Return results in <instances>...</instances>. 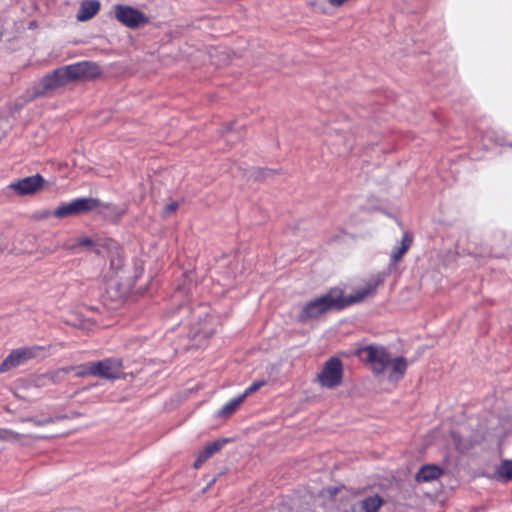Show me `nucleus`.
I'll return each instance as SVG.
<instances>
[{
	"mask_svg": "<svg viewBox=\"0 0 512 512\" xmlns=\"http://www.w3.org/2000/svg\"><path fill=\"white\" fill-rule=\"evenodd\" d=\"M333 309H343V304L341 303V290L339 289H331L328 293L305 304L298 316V319L300 321H307L309 319L317 318Z\"/></svg>",
	"mask_w": 512,
	"mask_h": 512,
	"instance_id": "obj_1",
	"label": "nucleus"
},
{
	"mask_svg": "<svg viewBox=\"0 0 512 512\" xmlns=\"http://www.w3.org/2000/svg\"><path fill=\"white\" fill-rule=\"evenodd\" d=\"M99 0H85L81 3L77 13V20L84 22L93 18L100 10Z\"/></svg>",
	"mask_w": 512,
	"mask_h": 512,
	"instance_id": "obj_13",
	"label": "nucleus"
},
{
	"mask_svg": "<svg viewBox=\"0 0 512 512\" xmlns=\"http://www.w3.org/2000/svg\"><path fill=\"white\" fill-rule=\"evenodd\" d=\"M383 503V499L375 494L355 502L346 512H378Z\"/></svg>",
	"mask_w": 512,
	"mask_h": 512,
	"instance_id": "obj_12",
	"label": "nucleus"
},
{
	"mask_svg": "<svg viewBox=\"0 0 512 512\" xmlns=\"http://www.w3.org/2000/svg\"><path fill=\"white\" fill-rule=\"evenodd\" d=\"M78 245L80 246H86V247H92L93 241L89 237H83L78 240Z\"/></svg>",
	"mask_w": 512,
	"mask_h": 512,
	"instance_id": "obj_26",
	"label": "nucleus"
},
{
	"mask_svg": "<svg viewBox=\"0 0 512 512\" xmlns=\"http://www.w3.org/2000/svg\"><path fill=\"white\" fill-rule=\"evenodd\" d=\"M358 356L369 364L374 375H382L391 362L389 351L379 345H368L358 350Z\"/></svg>",
	"mask_w": 512,
	"mask_h": 512,
	"instance_id": "obj_3",
	"label": "nucleus"
},
{
	"mask_svg": "<svg viewBox=\"0 0 512 512\" xmlns=\"http://www.w3.org/2000/svg\"><path fill=\"white\" fill-rule=\"evenodd\" d=\"M412 244V238L409 236L408 233H405L403 235V238H402V242H401V246L400 247H404V246H407V250L410 248Z\"/></svg>",
	"mask_w": 512,
	"mask_h": 512,
	"instance_id": "obj_25",
	"label": "nucleus"
},
{
	"mask_svg": "<svg viewBox=\"0 0 512 512\" xmlns=\"http://www.w3.org/2000/svg\"><path fill=\"white\" fill-rule=\"evenodd\" d=\"M23 436L24 435L19 434L17 432L9 430V429H0V442H2V441L17 442ZM1 450H2V443H0V451Z\"/></svg>",
	"mask_w": 512,
	"mask_h": 512,
	"instance_id": "obj_19",
	"label": "nucleus"
},
{
	"mask_svg": "<svg viewBox=\"0 0 512 512\" xmlns=\"http://www.w3.org/2000/svg\"><path fill=\"white\" fill-rule=\"evenodd\" d=\"M377 287L378 281H369L364 286L355 289L349 296L343 297L341 295V303L343 304V308L364 300L366 297L373 294Z\"/></svg>",
	"mask_w": 512,
	"mask_h": 512,
	"instance_id": "obj_11",
	"label": "nucleus"
},
{
	"mask_svg": "<svg viewBox=\"0 0 512 512\" xmlns=\"http://www.w3.org/2000/svg\"><path fill=\"white\" fill-rule=\"evenodd\" d=\"M245 395H238L232 399H230L219 411L218 415L221 417H228L232 415L240 406V404L245 400Z\"/></svg>",
	"mask_w": 512,
	"mask_h": 512,
	"instance_id": "obj_16",
	"label": "nucleus"
},
{
	"mask_svg": "<svg viewBox=\"0 0 512 512\" xmlns=\"http://www.w3.org/2000/svg\"><path fill=\"white\" fill-rule=\"evenodd\" d=\"M232 131V126L227 127V133Z\"/></svg>",
	"mask_w": 512,
	"mask_h": 512,
	"instance_id": "obj_28",
	"label": "nucleus"
},
{
	"mask_svg": "<svg viewBox=\"0 0 512 512\" xmlns=\"http://www.w3.org/2000/svg\"><path fill=\"white\" fill-rule=\"evenodd\" d=\"M69 82L80 79H93L101 74L100 67L90 61H81L63 66Z\"/></svg>",
	"mask_w": 512,
	"mask_h": 512,
	"instance_id": "obj_8",
	"label": "nucleus"
},
{
	"mask_svg": "<svg viewBox=\"0 0 512 512\" xmlns=\"http://www.w3.org/2000/svg\"><path fill=\"white\" fill-rule=\"evenodd\" d=\"M228 442V439L221 438L217 439L211 443H208L204 449L202 450V453L204 454V457H207L208 459L212 457L215 453L220 451L224 445Z\"/></svg>",
	"mask_w": 512,
	"mask_h": 512,
	"instance_id": "obj_18",
	"label": "nucleus"
},
{
	"mask_svg": "<svg viewBox=\"0 0 512 512\" xmlns=\"http://www.w3.org/2000/svg\"><path fill=\"white\" fill-rule=\"evenodd\" d=\"M391 370L389 373V380L390 381H399L405 374L407 370V360L402 357H396L395 359L391 358Z\"/></svg>",
	"mask_w": 512,
	"mask_h": 512,
	"instance_id": "obj_15",
	"label": "nucleus"
},
{
	"mask_svg": "<svg viewBox=\"0 0 512 512\" xmlns=\"http://www.w3.org/2000/svg\"><path fill=\"white\" fill-rule=\"evenodd\" d=\"M109 204H103L100 200L92 197H81L70 202L61 203L54 211L53 216L59 219L78 216L90 212L98 207L108 208Z\"/></svg>",
	"mask_w": 512,
	"mask_h": 512,
	"instance_id": "obj_2",
	"label": "nucleus"
},
{
	"mask_svg": "<svg viewBox=\"0 0 512 512\" xmlns=\"http://www.w3.org/2000/svg\"><path fill=\"white\" fill-rule=\"evenodd\" d=\"M497 479L501 481L512 480V459L503 460L496 470Z\"/></svg>",
	"mask_w": 512,
	"mask_h": 512,
	"instance_id": "obj_17",
	"label": "nucleus"
},
{
	"mask_svg": "<svg viewBox=\"0 0 512 512\" xmlns=\"http://www.w3.org/2000/svg\"><path fill=\"white\" fill-rule=\"evenodd\" d=\"M178 209V203L177 202H171L170 204H168L164 211H163V215L164 217H169L172 213H174L176 210Z\"/></svg>",
	"mask_w": 512,
	"mask_h": 512,
	"instance_id": "obj_23",
	"label": "nucleus"
},
{
	"mask_svg": "<svg viewBox=\"0 0 512 512\" xmlns=\"http://www.w3.org/2000/svg\"><path fill=\"white\" fill-rule=\"evenodd\" d=\"M443 469L434 464H427L422 466L416 473L415 479L417 482H431L438 479L443 474Z\"/></svg>",
	"mask_w": 512,
	"mask_h": 512,
	"instance_id": "obj_14",
	"label": "nucleus"
},
{
	"mask_svg": "<svg viewBox=\"0 0 512 512\" xmlns=\"http://www.w3.org/2000/svg\"><path fill=\"white\" fill-rule=\"evenodd\" d=\"M206 460H208V458L204 457V454L201 451L194 462V468L199 469Z\"/></svg>",
	"mask_w": 512,
	"mask_h": 512,
	"instance_id": "obj_24",
	"label": "nucleus"
},
{
	"mask_svg": "<svg viewBox=\"0 0 512 512\" xmlns=\"http://www.w3.org/2000/svg\"><path fill=\"white\" fill-rule=\"evenodd\" d=\"M40 349V347H21L12 350L1 363L0 372L4 373L24 364L27 360L34 358Z\"/></svg>",
	"mask_w": 512,
	"mask_h": 512,
	"instance_id": "obj_9",
	"label": "nucleus"
},
{
	"mask_svg": "<svg viewBox=\"0 0 512 512\" xmlns=\"http://www.w3.org/2000/svg\"><path fill=\"white\" fill-rule=\"evenodd\" d=\"M122 361L118 358H106L97 362H90L81 366L77 375L97 376L105 379H117L121 373Z\"/></svg>",
	"mask_w": 512,
	"mask_h": 512,
	"instance_id": "obj_4",
	"label": "nucleus"
},
{
	"mask_svg": "<svg viewBox=\"0 0 512 512\" xmlns=\"http://www.w3.org/2000/svg\"><path fill=\"white\" fill-rule=\"evenodd\" d=\"M406 252H407V246L395 247L391 253V260L394 263L398 262Z\"/></svg>",
	"mask_w": 512,
	"mask_h": 512,
	"instance_id": "obj_22",
	"label": "nucleus"
},
{
	"mask_svg": "<svg viewBox=\"0 0 512 512\" xmlns=\"http://www.w3.org/2000/svg\"><path fill=\"white\" fill-rule=\"evenodd\" d=\"M318 382L322 387L335 388L342 383L343 364L337 357L328 359L317 376Z\"/></svg>",
	"mask_w": 512,
	"mask_h": 512,
	"instance_id": "obj_6",
	"label": "nucleus"
},
{
	"mask_svg": "<svg viewBox=\"0 0 512 512\" xmlns=\"http://www.w3.org/2000/svg\"><path fill=\"white\" fill-rule=\"evenodd\" d=\"M266 384V381H255L253 382L248 388L245 389V391L242 393V395H245V398H247L250 394L256 392L261 387H263Z\"/></svg>",
	"mask_w": 512,
	"mask_h": 512,
	"instance_id": "obj_21",
	"label": "nucleus"
},
{
	"mask_svg": "<svg viewBox=\"0 0 512 512\" xmlns=\"http://www.w3.org/2000/svg\"><path fill=\"white\" fill-rule=\"evenodd\" d=\"M115 17L120 23L131 29L149 23V18L143 12L128 5H116Z\"/></svg>",
	"mask_w": 512,
	"mask_h": 512,
	"instance_id": "obj_7",
	"label": "nucleus"
},
{
	"mask_svg": "<svg viewBox=\"0 0 512 512\" xmlns=\"http://www.w3.org/2000/svg\"><path fill=\"white\" fill-rule=\"evenodd\" d=\"M44 178L40 174L25 177L10 185L19 195H30L41 188Z\"/></svg>",
	"mask_w": 512,
	"mask_h": 512,
	"instance_id": "obj_10",
	"label": "nucleus"
},
{
	"mask_svg": "<svg viewBox=\"0 0 512 512\" xmlns=\"http://www.w3.org/2000/svg\"><path fill=\"white\" fill-rule=\"evenodd\" d=\"M65 416L56 415L44 418H29L28 421L32 422L36 426H45L63 420Z\"/></svg>",
	"mask_w": 512,
	"mask_h": 512,
	"instance_id": "obj_20",
	"label": "nucleus"
},
{
	"mask_svg": "<svg viewBox=\"0 0 512 512\" xmlns=\"http://www.w3.org/2000/svg\"><path fill=\"white\" fill-rule=\"evenodd\" d=\"M261 172H262V176H263L264 178H266V177H269V176H270V174L272 173V170H270V169H262V171H261Z\"/></svg>",
	"mask_w": 512,
	"mask_h": 512,
	"instance_id": "obj_27",
	"label": "nucleus"
},
{
	"mask_svg": "<svg viewBox=\"0 0 512 512\" xmlns=\"http://www.w3.org/2000/svg\"><path fill=\"white\" fill-rule=\"evenodd\" d=\"M69 81L66 77L65 71L62 67L53 70L51 73L46 74L41 81L32 87V94L30 100L44 96L50 91L68 84Z\"/></svg>",
	"mask_w": 512,
	"mask_h": 512,
	"instance_id": "obj_5",
	"label": "nucleus"
}]
</instances>
